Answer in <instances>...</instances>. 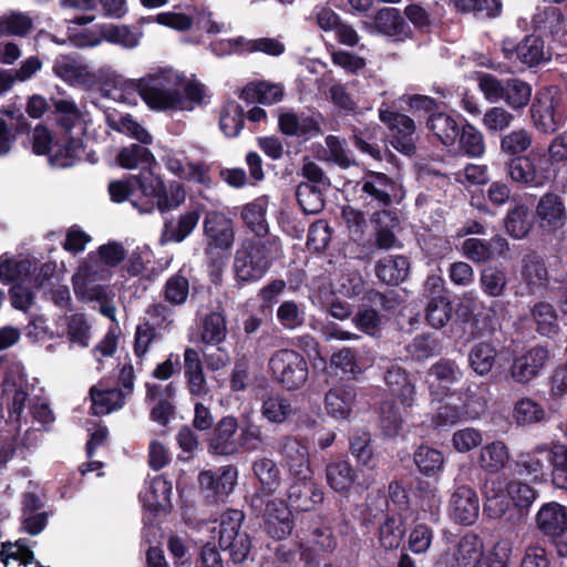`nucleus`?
<instances>
[{
	"mask_svg": "<svg viewBox=\"0 0 567 567\" xmlns=\"http://www.w3.org/2000/svg\"><path fill=\"white\" fill-rule=\"evenodd\" d=\"M533 135L526 128L513 130L501 136V152L508 158L524 156L532 148Z\"/></svg>",
	"mask_w": 567,
	"mask_h": 567,
	"instance_id": "53",
	"label": "nucleus"
},
{
	"mask_svg": "<svg viewBox=\"0 0 567 567\" xmlns=\"http://www.w3.org/2000/svg\"><path fill=\"white\" fill-rule=\"evenodd\" d=\"M360 199L367 208H389L400 204L405 190L401 184L382 172L367 169L360 182Z\"/></svg>",
	"mask_w": 567,
	"mask_h": 567,
	"instance_id": "9",
	"label": "nucleus"
},
{
	"mask_svg": "<svg viewBox=\"0 0 567 567\" xmlns=\"http://www.w3.org/2000/svg\"><path fill=\"white\" fill-rule=\"evenodd\" d=\"M357 478V471L348 461L339 460L326 466L327 484L337 493L347 494Z\"/></svg>",
	"mask_w": 567,
	"mask_h": 567,
	"instance_id": "40",
	"label": "nucleus"
},
{
	"mask_svg": "<svg viewBox=\"0 0 567 567\" xmlns=\"http://www.w3.org/2000/svg\"><path fill=\"white\" fill-rule=\"evenodd\" d=\"M496 358V347L489 341H480L468 351V367L475 374L485 377L495 367Z\"/></svg>",
	"mask_w": 567,
	"mask_h": 567,
	"instance_id": "45",
	"label": "nucleus"
},
{
	"mask_svg": "<svg viewBox=\"0 0 567 567\" xmlns=\"http://www.w3.org/2000/svg\"><path fill=\"white\" fill-rule=\"evenodd\" d=\"M172 483L164 475L152 480L144 493L140 494L143 506L153 514L168 513L172 508Z\"/></svg>",
	"mask_w": 567,
	"mask_h": 567,
	"instance_id": "29",
	"label": "nucleus"
},
{
	"mask_svg": "<svg viewBox=\"0 0 567 567\" xmlns=\"http://www.w3.org/2000/svg\"><path fill=\"white\" fill-rule=\"evenodd\" d=\"M227 322L221 311L206 313L199 323V341L205 346H218L226 340Z\"/></svg>",
	"mask_w": 567,
	"mask_h": 567,
	"instance_id": "43",
	"label": "nucleus"
},
{
	"mask_svg": "<svg viewBox=\"0 0 567 567\" xmlns=\"http://www.w3.org/2000/svg\"><path fill=\"white\" fill-rule=\"evenodd\" d=\"M323 190L326 189L310 183H300L297 186L296 198L303 214L317 215L323 210L326 206Z\"/></svg>",
	"mask_w": 567,
	"mask_h": 567,
	"instance_id": "54",
	"label": "nucleus"
},
{
	"mask_svg": "<svg viewBox=\"0 0 567 567\" xmlns=\"http://www.w3.org/2000/svg\"><path fill=\"white\" fill-rule=\"evenodd\" d=\"M35 271L34 262L29 258H17L10 252L0 255V284L12 286L28 280Z\"/></svg>",
	"mask_w": 567,
	"mask_h": 567,
	"instance_id": "32",
	"label": "nucleus"
},
{
	"mask_svg": "<svg viewBox=\"0 0 567 567\" xmlns=\"http://www.w3.org/2000/svg\"><path fill=\"white\" fill-rule=\"evenodd\" d=\"M221 550L228 551L229 558L234 564L244 563L251 549V538L246 532H239L229 536L226 542L218 540Z\"/></svg>",
	"mask_w": 567,
	"mask_h": 567,
	"instance_id": "63",
	"label": "nucleus"
},
{
	"mask_svg": "<svg viewBox=\"0 0 567 567\" xmlns=\"http://www.w3.org/2000/svg\"><path fill=\"white\" fill-rule=\"evenodd\" d=\"M276 317L284 329H299L306 324V306L295 300H285L277 308Z\"/></svg>",
	"mask_w": 567,
	"mask_h": 567,
	"instance_id": "58",
	"label": "nucleus"
},
{
	"mask_svg": "<svg viewBox=\"0 0 567 567\" xmlns=\"http://www.w3.org/2000/svg\"><path fill=\"white\" fill-rule=\"evenodd\" d=\"M116 162L123 168L133 169L141 165H151L155 157L146 145L131 144L118 151Z\"/></svg>",
	"mask_w": 567,
	"mask_h": 567,
	"instance_id": "59",
	"label": "nucleus"
},
{
	"mask_svg": "<svg viewBox=\"0 0 567 567\" xmlns=\"http://www.w3.org/2000/svg\"><path fill=\"white\" fill-rule=\"evenodd\" d=\"M203 228L206 240L204 252L215 268L220 270L235 241L233 220L223 213L210 210L205 214Z\"/></svg>",
	"mask_w": 567,
	"mask_h": 567,
	"instance_id": "8",
	"label": "nucleus"
},
{
	"mask_svg": "<svg viewBox=\"0 0 567 567\" xmlns=\"http://www.w3.org/2000/svg\"><path fill=\"white\" fill-rule=\"evenodd\" d=\"M478 466L486 474H499L509 463V450L503 441H493L482 446Z\"/></svg>",
	"mask_w": 567,
	"mask_h": 567,
	"instance_id": "37",
	"label": "nucleus"
},
{
	"mask_svg": "<svg viewBox=\"0 0 567 567\" xmlns=\"http://www.w3.org/2000/svg\"><path fill=\"white\" fill-rule=\"evenodd\" d=\"M443 350L442 340L432 332L416 334L406 346V352L413 361H425L440 355Z\"/></svg>",
	"mask_w": 567,
	"mask_h": 567,
	"instance_id": "49",
	"label": "nucleus"
},
{
	"mask_svg": "<svg viewBox=\"0 0 567 567\" xmlns=\"http://www.w3.org/2000/svg\"><path fill=\"white\" fill-rule=\"evenodd\" d=\"M300 533V557L308 566H318L321 558L338 547V537L330 525L312 523L301 527Z\"/></svg>",
	"mask_w": 567,
	"mask_h": 567,
	"instance_id": "12",
	"label": "nucleus"
},
{
	"mask_svg": "<svg viewBox=\"0 0 567 567\" xmlns=\"http://www.w3.org/2000/svg\"><path fill=\"white\" fill-rule=\"evenodd\" d=\"M485 412V404L476 395L450 393L443 395L433 416L436 429H449L461 421L478 419Z\"/></svg>",
	"mask_w": 567,
	"mask_h": 567,
	"instance_id": "11",
	"label": "nucleus"
},
{
	"mask_svg": "<svg viewBox=\"0 0 567 567\" xmlns=\"http://www.w3.org/2000/svg\"><path fill=\"white\" fill-rule=\"evenodd\" d=\"M199 493L207 505L225 503L233 493L237 480L238 468L228 464L215 470H204L198 474Z\"/></svg>",
	"mask_w": 567,
	"mask_h": 567,
	"instance_id": "13",
	"label": "nucleus"
},
{
	"mask_svg": "<svg viewBox=\"0 0 567 567\" xmlns=\"http://www.w3.org/2000/svg\"><path fill=\"white\" fill-rule=\"evenodd\" d=\"M245 125L244 107L236 101H228L221 109L219 128L227 137L239 135Z\"/></svg>",
	"mask_w": 567,
	"mask_h": 567,
	"instance_id": "57",
	"label": "nucleus"
},
{
	"mask_svg": "<svg viewBox=\"0 0 567 567\" xmlns=\"http://www.w3.org/2000/svg\"><path fill=\"white\" fill-rule=\"evenodd\" d=\"M463 377V372L455 360L449 358H441L431 365L427 371L430 379V386L434 388L436 384L441 392L440 394L446 395L454 393L452 385L458 383Z\"/></svg>",
	"mask_w": 567,
	"mask_h": 567,
	"instance_id": "31",
	"label": "nucleus"
},
{
	"mask_svg": "<svg viewBox=\"0 0 567 567\" xmlns=\"http://www.w3.org/2000/svg\"><path fill=\"white\" fill-rule=\"evenodd\" d=\"M204 205L197 204L190 210L182 214L176 224L172 220L165 221L164 229L162 233V239L164 241L182 243L185 240L197 226Z\"/></svg>",
	"mask_w": 567,
	"mask_h": 567,
	"instance_id": "34",
	"label": "nucleus"
},
{
	"mask_svg": "<svg viewBox=\"0 0 567 567\" xmlns=\"http://www.w3.org/2000/svg\"><path fill=\"white\" fill-rule=\"evenodd\" d=\"M530 118L537 131L553 134L567 118V94L557 85L536 90L529 107Z\"/></svg>",
	"mask_w": 567,
	"mask_h": 567,
	"instance_id": "6",
	"label": "nucleus"
},
{
	"mask_svg": "<svg viewBox=\"0 0 567 567\" xmlns=\"http://www.w3.org/2000/svg\"><path fill=\"white\" fill-rule=\"evenodd\" d=\"M548 444H539L528 452H522L509 465L512 477L528 483L546 481Z\"/></svg>",
	"mask_w": 567,
	"mask_h": 567,
	"instance_id": "18",
	"label": "nucleus"
},
{
	"mask_svg": "<svg viewBox=\"0 0 567 567\" xmlns=\"http://www.w3.org/2000/svg\"><path fill=\"white\" fill-rule=\"evenodd\" d=\"M403 426V416L395 401L385 400L380 406V427L388 437L399 435Z\"/></svg>",
	"mask_w": 567,
	"mask_h": 567,
	"instance_id": "60",
	"label": "nucleus"
},
{
	"mask_svg": "<svg viewBox=\"0 0 567 567\" xmlns=\"http://www.w3.org/2000/svg\"><path fill=\"white\" fill-rule=\"evenodd\" d=\"M537 530L548 538L567 534V506L558 502L544 503L535 516Z\"/></svg>",
	"mask_w": 567,
	"mask_h": 567,
	"instance_id": "20",
	"label": "nucleus"
},
{
	"mask_svg": "<svg viewBox=\"0 0 567 567\" xmlns=\"http://www.w3.org/2000/svg\"><path fill=\"white\" fill-rule=\"evenodd\" d=\"M466 118L458 113L439 111L431 114L425 122L426 128L446 147L455 146L461 126Z\"/></svg>",
	"mask_w": 567,
	"mask_h": 567,
	"instance_id": "25",
	"label": "nucleus"
},
{
	"mask_svg": "<svg viewBox=\"0 0 567 567\" xmlns=\"http://www.w3.org/2000/svg\"><path fill=\"white\" fill-rule=\"evenodd\" d=\"M179 78L171 70L150 73L141 79L116 76L114 87L123 93H137L153 111L185 110V99L181 93Z\"/></svg>",
	"mask_w": 567,
	"mask_h": 567,
	"instance_id": "3",
	"label": "nucleus"
},
{
	"mask_svg": "<svg viewBox=\"0 0 567 567\" xmlns=\"http://www.w3.org/2000/svg\"><path fill=\"white\" fill-rule=\"evenodd\" d=\"M50 110L54 114L56 124L69 135L78 121L81 118V112L71 99H55L50 100Z\"/></svg>",
	"mask_w": 567,
	"mask_h": 567,
	"instance_id": "55",
	"label": "nucleus"
},
{
	"mask_svg": "<svg viewBox=\"0 0 567 567\" xmlns=\"http://www.w3.org/2000/svg\"><path fill=\"white\" fill-rule=\"evenodd\" d=\"M533 87L526 81L518 78H512L505 80L504 96L502 100L512 110L520 111L525 109L529 103L532 104Z\"/></svg>",
	"mask_w": 567,
	"mask_h": 567,
	"instance_id": "52",
	"label": "nucleus"
},
{
	"mask_svg": "<svg viewBox=\"0 0 567 567\" xmlns=\"http://www.w3.org/2000/svg\"><path fill=\"white\" fill-rule=\"evenodd\" d=\"M549 360L550 350L548 346H532L513 357L508 369L509 377L517 384H529L542 374Z\"/></svg>",
	"mask_w": 567,
	"mask_h": 567,
	"instance_id": "15",
	"label": "nucleus"
},
{
	"mask_svg": "<svg viewBox=\"0 0 567 567\" xmlns=\"http://www.w3.org/2000/svg\"><path fill=\"white\" fill-rule=\"evenodd\" d=\"M374 25L380 33L398 41H405L413 37L411 27L398 8L379 9L374 16Z\"/></svg>",
	"mask_w": 567,
	"mask_h": 567,
	"instance_id": "28",
	"label": "nucleus"
},
{
	"mask_svg": "<svg viewBox=\"0 0 567 567\" xmlns=\"http://www.w3.org/2000/svg\"><path fill=\"white\" fill-rule=\"evenodd\" d=\"M357 399L353 384H340L331 388L324 395V410L334 420H347L351 415Z\"/></svg>",
	"mask_w": 567,
	"mask_h": 567,
	"instance_id": "27",
	"label": "nucleus"
},
{
	"mask_svg": "<svg viewBox=\"0 0 567 567\" xmlns=\"http://www.w3.org/2000/svg\"><path fill=\"white\" fill-rule=\"evenodd\" d=\"M268 197L259 196L245 204L240 210V219L252 237L274 236L270 234L269 223L267 220Z\"/></svg>",
	"mask_w": 567,
	"mask_h": 567,
	"instance_id": "30",
	"label": "nucleus"
},
{
	"mask_svg": "<svg viewBox=\"0 0 567 567\" xmlns=\"http://www.w3.org/2000/svg\"><path fill=\"white\" fill-rule=\"evenodd\" d=\"M268 367L272 381L288 392L302 389L309 378L308 360L292 348L276 350L269 358Z\"/></svg>",
	"mask_w": 567,
	"mask_h": 567,
	"instance_id": "7",
	"label": "nucleus"
},
{
	"mask_svg": "<svg viewBox=\"0 0 567 567\" xmlns=\"http://www.w3.org/2000/svg\"><path fill=\"white\" fill-rule=\"evenodd\" d=\"M410 274V260L402 255L386 256L375 265L378 279L389 286H399Z\"/></svg>",
	"mask_w": 567,
	"mask_h": 567,
	"instance_id": "35",
	"label": "nucleus"
},
{
	"mask_svg": "<svg viewBox=\"0 0 567 567\" xmlns=\"http://www.w3.org/2000/svg\"><path fill=\"white\" fill-rule=\"evenodd\" d=\"M109 194L113 203L128 200L141 213L171 212L184 203L186 194L179 182H173L167 188L164 181L152 169H142L137 175H127L109 184Z\"/></svg>",
	"mask_w": 567,
	"mask_h": 567,
	"instance_id": "1",
	"label": "nucleus"
},
{
	"mask_svg": "<svg viewBox=\"0 0 567 567\" xmlns=\"http://www.w3.org/2000/svg\"><path fill=\"white\" fill-rule=\"evenodd\" d=\"M383 380L392 396H395L404 408H411L415 401L416 389L410 373L398 364L390 365Z\"/></svg>",
	"mask_w": 567,
	"mask_h": 567,
	"instance_id": "26",
	"label": "nucleus"
},
{
	"mask_svg": "<svg viewBox=\"0 0 567 567\" xmlns=\"http://www.w3.org/2000/svg\"><path fill=\"white\" fill-rule=\"evenodd\" d=\"M289 506L297 513L313 512L324 501V491L312 474L293 476L287 488Z\"/></svg>",
	"mask_w": 567,
	"mask_h": 567,
	"instance_id": "17",
	"label": "nucleus"
},
{
	"mask_svg": "<svg viewBox=\"0 0 567 567\" xmlns=\"http://www.w3.org/2000/svg\"><path fill=\"white\" fill-rule=\"evenodd\" d=\"M530 318L542 337L555 338L560 331L557 311L549 302H536L530 308Z\"/></svg>",
	"mask_w": 567,
	"mask_h": 567,
	"instance_id": "41",
	"label": "nucleus"
},
{
	"mask_svg": "<svg viewBox=\"0 0 567 567\" xmlns=\"http://www.w3.org/2000/svg\"><path fill=\"white\" fill-rule=\"evenodd\" d=\"M284 97V87L266 81L250 82L240 92L239 99L246 102H257L271 105Z\"/></svg>",
	"mask_w": 567,
	"mask_h": 567,
	"instance_id": "44",
	"label": "nucleus"
},
{
	"mask_svg": "<svg viewBox=\"0 0 567 567\" xmlns=\"http://www.w3.org/2000/svg\"><path fill=\"white\" fill-rule=\"evenodd\" d=\"M413 462L426 477H436L444 468L443 453L429 445H420L413 453Z\"/></svg>",
	"mask_w": 567,
	"mask_h": 567,
	"instance_id": "51",
	"label": "nucleus"
},
{
	"mask_svg": "<svg viewBox=\"0 0 567 567\" xmlns=\"http://www.w3.org/2000/svg\"><path fill=\"white\" fill-rule=\"evenodd\" d=\"M84 145L81 138L68 136L63 143L54 142L53 152L49 156L51 165L61 168L73 166L81 158Z\"/></svg>",
	"mask_w": 567,
	"mask_h": 567,
	"instance_id": "47",
	"label": "nucleus"
},
{
	"mask_svg": "<svg viewBox=\"0 0 567 567\" xmlns=\"http://www.w3.org/2000/svg\"><path fill=\"white\" fill-rule=\"evenodd\" d=\"M547 464L551 483L556 488L567 491V444H548Z\"/></svg>",
	"mask_w": 567,
	"mask_h": 567,
	"instance_id": "48",
	"label": "nucleus"
},
{
	"mask_svg": "<svg viewBox=\"0 0 567 567\" xmlns=\"http://www.w3.org/2000/svg\"><path fill=\"white\" fill-rule=\"evenodd\" d=\"M505 489L507 508L501 519L512 525H519L526 520L529 508L538 496V492L530 483L514 477L506 482Z\"/></svg>",
	"mask_w": 567,
	"mask_h": 567,
	"instance_id": "16",
	"label": "nucleus"
},
{
	"mask_svg": "<svg viewBox=\"0 0 567 567\" xmlns=\"http://www.w3.org/2000/svg\"><path fill=\"white\" fill-rule=\"evenodd\" d=\"M282 256V244L278 236L247 237L236 250L234 274L243 287L262 279Z\"/></svg>",
	"mask_w": 567,
	"mask_h": 567,
	"instance_id": "4",
	"label": "nucleus"
},
{
	"mask_svg": "<svg viewBox=\"0 0 567 567\" xmlns=\"http://www.w3.org/2000/svg\"><path fill=\"white\" fill-rule=\"evenodd\" d=\"M543 406L529 398H523L515 403L513 417L518 425H528L545 419Z\"/></svg>",
	"mask_w": 567,
	"mask_h": 567,
	"instance_id": "64",
	"label": "nucleus"
},
{
	"mask_svg": "<svg viewBox=\"0 0 567 567\" xmlns=\"http://www.w3.org/2000/svg\"><path fill=\"white\" fill-rule=\"evenodd\" d=\"M251 468L260 484L258 488L264 495L272 496L281 484V474L276 462L268 457L257 458Z\"/></svg>",
	"mask_w": 567,
	"mask_h": 567,
	"instance_id": "46",
	"label": "nucleus"
},
{
	"mask_svg": "<svg viewBox=\"0 0 567 567\" xmlns=\"http://www.w3.org/2000/svg\"><path fill=\"white\" fill-rule=\"evenodd\" d=\"M380 121L390 131V143L398 152L411 156L415 153V123L408 116L382 103L379 109Z\"/></svg>",
	"mask_w": 567,
	"mask_h": 567,
	"instance_id": "14",
	"label": "nucleus"
},
{
	"mask_svg": "<svg viewBox=\"0 0 567 567\" xmlns=\"http://www.w3.org/2000/svg\"><path fill=\"white\" fill-rule=\"evenodd\" d=\"M267 435L250 413L239 419L223 416L213 427L207 442L212 455L233 456L239 453H254L264 449Z\"/></svg>",
	"mask_w": 567,
	"mask_h": 567,
	"instance_id": "2",
	"label": "nucleus"
},
{
	"mask_svg": "<svg viewBox=\"0 0 567 567\" xmlns=\"http://www.w3.org/2000/svg\"><path fill=\"white\" fill-rule=\"evenodd\" d=\"M279 454L292 476L312 474L308 446L302 440L286 435L279 442Z\"/></svg>",
	"mask_w": 567,
	"mask_h": 567,
	"instance_id": "23",
	"label": "nucleus"
},
{
	"mask_svg": "<svg viewBox=\"0 0 567 567\" xmlns=\"http://www.w3.org/2000/svg\"><path fill=\"white\" fill-rule=\"evenodd\" d=\"M533 224L534 217L528 206L522 202H515L504 218L506 233L515 239L525 238L530 231Z\"/></svg>",
	"mask_w": 567,
	"mask_h": 567,
	"instance_id": "38",
	"label": "nucleus"
},
{
	"mask_svg": "<svg viewBox=\"0 0 567 567\" xmlns=\"http://www.w3.org/2000/svg\"><path fill=\"white\" fill-rule=\"evenodd\" d=\"M292 511L287 499L275 498L267 502L266 529L270 537L280 540L291 534L295 527Z\"/></svg>",
	"mask_w": 567,
	"mask_h": 567,
	"instance_id": "24",
	"label": "nucleus"
},
{
	"mask_svg": "<svg viewBox=\"0 0 567 567\" xmlns=\"http://www.w3.org/2000/svg\"><path fill=\"white\" fill-rule=\"evenodd\" d=\"M450 514L461 525L474 524L480 514V499L476 492L466 485L457 486L450 498Z\"/></svg>",
	"mask_w": 567,
	"mask_h": 567,
	"instance_id": "22",
	"label": "nucleus"
},
{
	"mask_svg": "<svg viewBox=\"0 0 567 567\" xmlns=\"http://www.w3.org/2000/svg\"><path fill=\"white\" fill-rule=\"evenodd\" d=\"M423 296L426 298L424 319L430 327L436 330L443 329L455 313V326H461L467 333L466 340L475 338L478 320L466 306L460 305L456 309L453 308L450 291L441 277H427L423 286Z\"/></svg>",
	"mask_w": 567,
	"mask_h": 567,
	"instance_id": "5",
	"label": "nucleus"
},
{
	"mask_svg": "<svg viewBox=\"0 0 567 567\" xmlns=\"http://www.w3.org/2000/svg\"><path fill=\"white\" fill-rule=\"evenodd\" d=\"M378 533L379 542L383 548H399L406 533L405 517L403 515L386 514L384 520L379 526Z\"/></svg>",
	"mask_w": 567,
	"mask_h": 567,
	"instance_id": "50",
	"label": "nucleus"
},
{
	"mask_svg": "<svg viewBox=\"0 0 567 567\" xmlns=\"http://www.w3.org/2000/svg\"><path fill=\"white\" fill-rule=\"evenodd\" d=\"M506 167L511 179L525 187H543L556 176L547 154L534 150L524 156L509 158Z\"/></svg>",
	"mask_w": 567,
	"mask_h": 567,
	"instance_id": "10",
	"label": "nucleus"
},
{
	"mask_svg": "<svg viewBox=\"0 0 567 567\" xmlns=\"http://www.w3.org/2000/svg\"><path fill=\"white\" fill-rule=\"evenodd\" d=\"M2 396L8 400L9 419L20 422L29 393L13 374H7L1 382Z\"/></svg>",
	"mask_w": 567,
	"mask_h": 567,
	"instance_id": "42",
	"label": "nucleus"
},
{
	"mask_svg": "<svg viewBox=\"0 0 567 567\" xmlns=\"http://www.w3.org/2000/svg\"><path fill=\"white\" fill-rule=\"evenodd\" d=\"M90 398L92 401V414L100 416L123 408L126 393L118 388L99 389L97 386H92L90 389Z\"/></svg>",
	"mask_w": 567,
	"mask_h": 567,
	"instance_id": "39",
	"label": "nucleus"
},
{
	"mask_svg": "<svg viewBox=\"0 0 567 567\" xmlns=\"http://www.w3.org/2000/svg\"><path fill=\"white\" fill-rule=\"evenodd\" d=\"M484 559H486V556L483 551L481 538L474 533H466L458 540L451 563L446 564L445 567H472Z\"/></svg>",
	"mask_w": 567,
	"mask_h": 567,
	"instance_id": "33",
	"label": "nucleus"
},
{
	"mask_svg": "<svg viewBox=\"0 0 567 567\" xmlns=\"http://www.w3.org/2000/svg\"><path fill=\"white\" fill-rule=\"evenodd\" d=\"M506 482L497 474H486L481 481L484 497L483 514L492 519H501L507 508Z\"/></svg>",
	"mask_w": 567,
	"mask_h": 567,
	"instance_id": "21",
	"label": "nucleus"
},
{
	"mask_svg": "<svg viewBox=\"0 0 567 567\" xmlns=\"http://www.w3.org/2000/svg\"><path fill=\"white\" fill-rule=\"evenodd\" d=\"M456 145L468 157H481L485 152V143L482 133L467 120L460 128Z\"/></svg>",
	"mask_w": 567,
	"mask_h": 567,
	"instance_id": "56",
	"label": "nucleus"
},
{
	"mask_svg": "<svg viewBox=\"0 0 567 567\" xmlns=\"http://www.w3.org/2000/svg\"><path fill=\"white\" fill-rule=\"evenodd\" d=\"M536 216L539 227L548 234H555L564 228L567 221V210L563 198L551 192L545 193L536 205Z\"/></svg>",
	"mask_w": 567,
	"mask_h": 567,
	"instance_id": "19",
	"label": "nucleus"
},
{
	"mask_svg": "<svg viewBox=\"0 0 567 567\" xmlns=\"http://www.w3.org/2000/svg\"><path fill=\"white\" fill-rule=\"evenodd\" d=\"M480 284L482 291L488 297H501L507 286L506 274L498 267H486L481 271Z\"/></svg>",
	"mask_w": 567,
	"mask_h": 567,
	"instance_id": "62",
	"label": "nucleus"
},
{
	"mask_svg": "<svg viewBox=\"0 0 567 567\" xmlns=\"http://www.w3.org/2000/svg\"><path fill=\"white\" fill-rule=\"evenodd\" d=\"M291 413L290 400L280 395L268 396L261 404V414L270 423L281 424Z\"/></svg>",
	"mask_w": 567,
	"mask_h": 567,
	"instance_id": "61",
	"label": "nucleus"
},
{
	"mask_svg": "<svg viewBox=\"0 0 567 567\" xmlns=\"http://www.w3.org/2000/svg\"><path fill=\"white\" fill-rule=\"evenodd\" d=\"M520 277L530 292L547 287L548 270L544 258L535 251L526 254L522 259Z\"/></svg>",
	"mask_w": 567,
	"mask_h": 567,
	"instance_id": "36",
	"label": "nucleus"
}]
</instances>
